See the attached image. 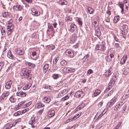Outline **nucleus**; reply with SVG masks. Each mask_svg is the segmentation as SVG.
<instances>
[{
    "instance_id": "nucleus-25",
    "label": "nucleus",
    "mask_w": 129,
    "mask_h": 129,
    "mask_svg": "<svg viewBox=\"0 0 129 129\" xmlns=\"http://www.w3.org/2000/svg\"><path fill=\"white\" fill-rule=\"evenodd\" d=\"M49 67L48 64H46L43 68V71L44 73H45L47 71V69Z\"/></svg>"
},
{
    "instance_id": "nucleus-56",
    "label": "nucleus",
    "mask_w": 129,
    "mask_h": 129,
    "mask_svg": "<svg viewBox=\"0 0 129 129\" xmlns=\"http://www.w3.org/2000/svg\"><path fill=\"white\" fill-rule=\"evenodd\" d=\"M37 54V52L35 51L33 52L32 53V55L33 56H35Z\"/></svg>"
},
{
    "instance_id": "nucleus-26",
    "label": "nucleus",
    "mask_w": 129,
    "mask_h": 129,
    "mask_svg": "<svg viewBox=\"0 0 129 129\" xmlns=\"http://www.w3.org/2000/svg\"><path fill=\"white\" fill-rule=\"evenodd\" d=\"M87 9L88 10V12L90 14H92L93 13L94 11V10L93 9L89 7H87Z\"/></svg>"
},
{
    "instance_id": "nucleus-31",
    "label": "nucleus",
    "mask_w": 129,
    "mask_h": 129,
    "mask_svg": "<svg viewBox=\"0 0 129 129\" xmlns=\"http://www.w3.org/2000/svg\"><path fill=\"white\" fill-rule=\"evenodd\" d=\"M105 74L106 76L107 77L109 76L111 74V70L110 69H109L108 71H106Z\"/></svg>"
},
{
    "instance_id": "nucleus-22",
    "label": "nucleus",
    "mask_w": 129,
    "mask_h": 129,
    "mask_svg": "<svg viewBox=\"0 0 129 129\" xmlns=\"http://www.w3.org/2000/svg\"><path fill=\"white\" fill-rule=\"evenodd\" d=\"M31 85L30 84L27 83L23 87V89L24 90L28 89L30 88Z\"/></svg>"
},
{
    "instance_id": "nucleus-11",
    "label": "nucleus",
    "mask_w": 129,
    "mask_h": 129,
    "mask_svg": "<svg viewBox=\"0 0 129 129\" xmlns=\"http://www.w3.org/2000/svg\"><path fill=\"white\" fill-rule=\"evenodd\" d=\"M25 102V101H22L19 103H18L17 105H16L15 107V109L16 110H18L21 107L23 106V104H24Z\"/></svg>"
},
{
    "instance_id": "nucleus-33",
    "label": "nucleus",
    "mask_w": 129,
    "mask_h": 129,
    "mask_svg": "<svg viewBox=\"0 0 129 129\" xmlns=\"http://www.w3.org/2000/svg\"><path fill=\"white\" fill-rule=\"evenodd\" d=\"M60 3L61 5H67V1L64 0H60Z\"/></svg>"
},
{
    "instance_id": "nucleus-53",
    "label": "nucleus",
    "mask_w": 129,
    "mask_h": 129,
    "mask_svg": "<svg viewBox=\"0 0 129 129\" xmlns=\"http://www.w3.org/2000/svg\"><path fill=\"white\" fill-rule=\"evenodd\" d=\"M92 73L93 71L91 69L88 70L87 72V73L89 74H90Z\"/></svg>"
},
{
    "instance_id": "nucleus-6",
    "label": "nucleus",
    "mask_w": 129,
    "mask_h": 129,
    "mask_svg": "<svg viewBox=\"0 0 129 129\" xmlns=\"http://www.w3.org/2000/svg\"><path fill=\"white\" fill-rule=\"evenodd\" d=\"M31 14L33 16H38L40 15V13L39 11L36 10L34 8H32L31 9Z\"/></svg>"
},
{
    "instance_id": "nucleus-13",
    "label": "nucleus",
    "mask_w": 129,
    "mask_h": 129,
    "mask_svg": "<svg viewBox=\"0 0 129 129\" xmlns=\"http://www.w3.org/2000/svg\"><path fill=\"white\" fill-rule=\"evenodd\" d=\"M44 106V105L42 104L41 102H39L37 103L35 107L36 109H39L43 107Z\"/></svg>"
},
{
    "instance_id": "nucleus-38",
    "label": "nucleus",
    "mask_w": 129,
    "mask_h": 129,
    "mask_svg": "<svg viewBox=\"0 0 129 129\" xmlns=\"http://www.w3.org/2000/svg\"><path fill=\"white\" fill-rule=\"evenodd\" d=\"M59 75L58 74H54L53 75L52 77L54 79H56L58 78Z\"/></svg>"
},
{
    "instance_id": "nucleus-40",
    "label": "nucleus",
    "mask_w": 129,
    "mask_h": 129,
    "mask_svg": "<svg viewBox=\"0 0 129 129\" xmlns=\"http://www.w3.org/2000/svg\"><path fill=\"white\" fill-rule=\"evenodd\" d=\"M44 98L45 102L46 103H49L50 101V99L47 97H45Z\"/></svg>"
},
{
    "instance_id": "nucleus-60",
    "label": "nucleus",
    "mask_w": 129,
    "mask_h": 129,
    "mask_svg": "<svg viewBox=\"0 0 129 129\" xmlns=\"http://www.w3.org/2000/svg\"><path fill=\"white\" fill-rule=\"evenodd\" d=\"M119 47V44L117 43H116L115 44V47L116 48H118Z\"/></svg>"
},
{
    "instance_id": "nucleus-39",
    "label": "nucleus",
    "mask_w": 129,
    "mask_h": 129,
    "mask_svg": "<svg viewBox=\"0 0 129 129\" xmlns=\"http://www.w3.org/2000/svg\"><path fill=\"white\" fill-rule=\"evenodd\" d=\"M125 3H126L125 5V9H126V10H125V11H126V12L128 10V6H129V3H128L127 2V1L124 2Z\"/></svg>"
},
{
    "instance_id": "nucleus-34",
    "label": "nucleus",
    "mask_w": 129,
    "mask_h": 129,
    "mask_svg": "<svg viewBox=\"0 0 129 129\" xmlns=\"http://www.w3.org/2000/svg\"><path fill=\"white\" fill-rule=\"evenodd\" d=\"M23 6L21 5H17V8L16 10V11L18 10L19 11H21L23 9Z\"/></svg>"
},
{
    "instance_id": "nucleus-45",
    "label": "nucleus",
    "mask_w": 129,
    "mask_h": 129,
    "mask_svg": "<svg viewBox=\"0 0 129 129\" xmlns=\"http://www.w3.org/2000/svg\"><path fill=\"white\" fill-rule=\"evenodd\" d=\"M69 98L68 96L67 95L66 96H65L64 97L62 98L61 100L62 101H64L68 99Z\"/></svg>"
},
{
    "instance_id": "nucleus-51",
    "label": "nucleus",
    "mask_w": 129,
    "mask_h": 129,
    "mask_svg": "<svg viewBox=\"0 0 129 129\" xmlns=\"http://www.w3.org/2000/svg\"><path fill=\"white\" fill-rule=\"evenodd\" d=\"M44 108H43L41 110L39 111L38 112V113L39 114L41 115L42 113L43 112L44 110Z\"/></svg>"
},
{
    "instance_id": "nucleus-58",
    "label": "nucleus",
    "mask_w": 129,
    "mask_h": 129,
    "mask_svg": "<svg viewBox=\"0 0 129 129\" xmlns=\"http://www.w3.org/2000/svg\"><path fill=\"white\" fill-rule=\"evenodd\" d=\"M114 39L116 41L118 42L119 41L118 39L117 38V37L116 36H114Z\"/></svg>"
},
{
    "instance_id": "nucleus-37",
    "label": "nucleus",
    "mask_w": 129,
    "mask_h": 129,
    "mask_svg": "<svg viewBox=\"0 0 129 129\" xmlns=\"http://www.w3.org/2000/svg\"><path fill=\"white\" fill-rule=\"evenodd\" d=\"M1 33L2 35V37H4V36L6 34V32L5 30L3 28H2Z\"/></svg>"
},
{
    "instance_id": "nucleus-14",
    "label": "nucleus",
    "mask_w": 129,
    "mask_h": 129,
    "mask_svg": "<svg viewBox=\"0 0 129 129\" xmlns=\"http://www.w3.org/2000/svg\"><path fill=\"white\" fill-rule=\"evenodd\" d=\"M127 57V55H124L120 60V63L122 64H124L126 61Z\"/></svg>"
},
{
    "instance_id": "nucleus-19",
    "label": "nucleus",
    "mask_w": 129,
    "mask_h": 129,
    "mask_svg": "<svg viewBox=\"0 0 129 129\" xmlns=\"http://www.w3.org/2000/svg\"><path fill=\"white\" fill-rule=\"evenodd\" d=\"M12 82L11 80H10L6 83V85L5 86V87L7 89H9L11 86Z\"/></svg>"
},
{
    "instance_id": "nucleus-61",
    "label": "nucleus",
    "mask_w": 129,
    "mask_h": 129,
    "mask_svg": "<svg viewBox=\"0 0 129 129\" xmlns=\"http://www.w3.org/2000/svg\"><path fill=\"white\" fill-rule=\"evenodd\" d=\"M32 102L31 101H30L28 103H27V106H29L32 104Z\"/></svg>"
},
{
    "instance_id": "nucleus-30",
    "label": "nucleus",
    "mask_w": 129,
    "mask_h": 129,
    "mask_svg": "<svg viewBox=\"0 0 129 129\" xmlns=\"http://www.w3.org/2000/svg\"><path fill=\"white\" fill-rule=\"evenodd\" d=\"M101 32L100 29H98L95 31V35L99 38L101 35Z\"/></svg>"
},
{
    "instance_id": "nucleus-17",
    "label": "nucleus",
    "mask_w": 129,
    "mask_h": 129,
    "mask_svg": "<svg viewBox=\"0 0 129 129\" xmlns=\"http://www.w3.org/2000/svg\"><path fill=\"white\" fill-rule=\"evenodd\" d=\"M24 53V50L23 49H19L17 50V53L18 55H22Z\"/></svg>"
},
{
    "instance_id": "nucleus-28",
    "label": "nucleus",
    "mask_w": 129,
    "mask_h": 129,
    "mask_svg": "<svg viewBox=\"0 0 129 129\" xmlns=\"http://www.w3.org/2000/svg\"><path fill=\"white\" fill-rule=\"evenodd\" d=\"M77 38V35L76 34H73L71 40L73 41H75Z\"/></svg>"
},
{
    "instance_id": "nucleus-50",
    "label": "nucleus",
    "mask_w": 129,
    "mask_h": 129,
    "mask_svg": "<svg viewBox=\"0 0 129 129\" xmlns=\"http://www.w3.org/2000/svg\"><path fill=\"white\" fill-rule=\"evenodd\" d=\"M4 63L2 62H0V71L1 70L2 68L3 67Z\"/></svg>"
},
{
    "instance_id": "nucleus-62",
    "label": "nucleus",
    "mask_w": 129,
    "mask_h": 129,
    "mask_svg": "<svg viewBox=\"0 0 129 129\" xmlns=\"http://www.w3.org/2000/svg\"><path fill=\"white\" fill-rule=\"evenodd\" d=\"M13 8L14 10H16L17 9V5H16L14 6L13 7Z\"/></svg>"
},
{
    "instance_id": "nucleus-55",
    "label": "nucleus",
    "mask_w": 129,
    "mask_h": 129,
    "mask_svg": "<svg viewBox=\"0 0 129 129\" xmlns=\"http://www.w3.org/2000/svg\"><path fill=\"white\" fill-rule=\"evenodd\" d=\"M111 56H109V55H108L106 59L108 61H112V60L111 59Z\"/></svg>"
},
{
    "instance_id": "nucleus-2",
    "label": "nucleus",
    "mask_w": 129,
    "mask_h": 129,
    "mask_svg": "<svg viewBox=\"0 0 129 129\" xmlns=\"http://www.w3.org/2000/svg\"><path fill=\"white\" fill-rule=\"evenodd\" d=\"M30 72V70H29L27 69L24 68L22 70L21 75L22 77L24 78H27V79H28V77H29V74Z\"/></svg>"
},
{
    "instance_id": "nucleus-47",
    "label": "nucleus",
    "mask_w": 129,
    "mask_h": 129,
    "mask_svg": "<svg viewBox=\"0 0 129 129\" xmlns=\"http://www.w3.org/2000/svg\"><path fill=\"white\" fill-rule=\"evenodd\" d=\"M118 5L121 8H123L124 5L122 3H119L118 4Z\"/></svg>"
},
{
    "instance_id": "nucleus-63",
    "label": "nucleus",
    "mask_w": 129,
    "mask_h": 129,
    "mask_svg": "<svg viewBox=\"0 0 129 129\" xmlns=\"http://www.w3.org/2000/svg\"><path fill=\"white\" fill-rule=\"evenodd\" d=\"M57 25V23L55 22L54 23H53V26L54 27V28H55L56 27V26Z\"/></svg>"
},
{
    "instance_id": "nucleus-49",
    "label": "nucleus",
    "mask_w": 129,
    "mask_h": 129,
    "mask_svg": "<svg viewBox=\"0 0 129 129\" xmlns=\"http://www.w3.org/2000/svg\"><path fill=\"white\" fill-rule=\"evenodd\" d=\"M57 57L56 58H55L53 60V63L54 64H56L57 63L58 59H57Z\"/></svg>"
},
{
    "instance_id": "nucleus-35",
    "label": "nucleus",
    "mask_w": 129,
    "mask_h": 129,
    "mask_svg": "<svg viewBox=\"0 0 129 129\" xmlns=\"http://www.w3.org/2000/svg\"><path fill=\"white\" fill-rule=\"evenodd\" d=\"M98 22L99 20H98V17H95L94 19L93 20V22L95 24L98 25Z\"/></svg>"
},
{
    "instance_id": "nucleus-42",
    "label": "nucleus",
    "mask_w": 129,
    "mask_h": 129,
    "mask_svg": "<svg viewBox=\"0 0 129 129\" xmlns=\"http://www.w3.org/2000/svg\"><path fill=\"white\" fill-rule=\"evenodd\" d=\"M21 113V111H18L17 112H16L14 114V116H17L18 115H20Z\"/></svg>"
},
{
    "instance_id": "nucleus-18",
    "label": "nucleus",
    "mask_w": 129,
    "mask_h": 129,
    "mask_svg": "<svg viewBox=\"0 0 129 129\" xmlns=\"http://www.w3.org/2000/svg\"><path fill=\"white\" fill-rule=\"evenodd\" d=\"M70 31L72 32H73L76 29V26L74 24H71V25Z\"/></svg>"
},
{
    "instance_id": "nucleus-12",
    "label": "nucleus",
    "mask_w": 129,
    "mask_h": 129,
    "mask_svg": "<svg viewBox=\"0 0 129 129\" xmlns=\"http://www.w3.org/2000/svg\"><path fill=\"white\" fill-rule=\"evenodd\" d=\"M55 115V112L53 110L49 111L48 113V116L49 117H52Z\"/></svg>"
},
{
    "instance_id": "nucleus-36",
    "label": "nucleus",
    "mask_w": 129,
    "mask_h": 129,
    "mask_svg": "<svg viewBox=\"0 0 129 129\" xmlns=\"http://www.w3.org/2000/svg\"><path fill=\"white\" fill-rule=\"evenodd\" d=\"M81 112H79L78 113V114L75 115L74 117L75 119H76L78 118L80 116L81 114Z\"/></svg>"
},
{
    "instance_id": "nucleus-1",
    "label": "nucleus",
    "mask_w": 129,
    "mask_h": 129,
    "mask_svg": "<svg viewBox=\"0 0 129 129\" xmlns=\"http://www.w3.org/2000/svg\"><path fill=\"white\" fill-rule=\"evenodd\" d=\"M122 36L124 38L126 39V35L128 31V26L126 25H123L120 27Z\"/></svg>"
},
{
    "instance_id": "nucleus-32",
    "label": "nucleus",
    "mask_w": 129,
    "mask_h": 129,
    "mask_svg": "<svg viewBox=\"0 0 129 129\" xmlns=\"http://www.w3.org/2000/svg\"><path fill=\"white\" fill-rule=\"evenodd\" d=\"M116 77L115 76H113L110 82H111V84H113L115 82L116 80Z\"/></svg>"
},
{
    "instance_id": "nucleus-43",
    "label": "nucleus",
    "mask_w": 129,
    "mask_h": 129,
    "mask_svg": "<svg viewBox=\"0 0 129 129\" xmlns=\"http://www.w3.org/2000/svg\"><path fill=\"white\" fill-rule=\"evenodd\" d=\"M60 64L62 65H66L67 64V62L64 60H63L61 61Z\"/></svg>"
},
{
    "instance_id": "nucleus-15",
    "label": "nucleus",
    "mask_w": 129,
    "mask_h": 129,
    "mask_svg": "<svg viewBox=\"0 0 129 129\" xmlns=\"http://www.w3.org/2000/svg\"><path fill=\"white\" fill-rule=\"evenodd\" d=\"M25 63L26 66L28 67H30L32 68H34L36 67L35 64L33 63L26 61Z\"/></svg>"
},
{
    "instance_id": "nucleus-41",
    "label": "nucleus",
    "mask_w": 129,
    "mask_h": 129,
    "mask_svg": "<svg viewBox=\"0 0 129 129\" xmlns=\"http://www.w3.org/2000/svg\"><path fill=\"white\" fill-rule=\"evenodd\" d=\"M13 22V20L12 19H10L8 22V25L7 26L11 25V26H13L12 24Z\"/></svg>"
},
{
    "instance_id": "nucleus-44",
    "label": "nucleus",
    "mask_w": 129,
    "mask_h": 129,
    "mask_svg": "<svg viewBox=\"0 0 129 129\" xmlns=\"http://www.w3.org/2000/svg\"><path fill=\"white\" fill-rule=\"evenodd\" d=\"M9 100L12 102H15V101L14 98L12 96L10 98Z\"/></svg>"
},
{
    "instance_id": "nucleus-21",
    "label": "nucleus",
    "mask_w": 129,
    "mask_h": 129,
    "mask_svg": "<svg viewBox=\"0 0 129 129\" xmlns=\"http://www.w3.org/2000/svg\"><path fill=\"white\" fill-rule=\"evenodd\" d=\"M21 119L20 118H19L18 119L14 121V122H13V123L12 124V126H14L15 125H16V124L18 123H19L21 122Z\"/></svg>"
},
{
    "instance_id": "nucleus-29",
    "label": "nucleus",
    "mask_w": 129,
    "mask_h": 129,
    "mask_svg": "<svg viewBox=\"0 0 129 129\" xmlns=\"http://www.w3.org/2000/svg\"><path fill=\"white\" fill-rule=\"evenodd\" d=\"M101 93V90L99 89H97L95 90L94 93V96H96L98 95Z\"/></svg>"
},
{
    "instance_id": "nucleus-46",
    "label": "nucleus",
    "mask_w": 129,
    "mask_h": 129,
    "mask_svg": "<svg viewBox=\"0 0 129 129\" xmlns=\"http://www.w3.org/2000/svg\"><path fill=\"white\" fill-rule=\"evenodd\" d=\"M78 22L79 25H80L81 26L82 25V22L81 19L80 18H79L78 20Z\"/></svg>"
},
{
    "instance_id": "nucleus-8",
    "label": "nucleus",
    "mask_w": 129,
    "mask_h": 129,
    "mask_svg": "<svg viewBox=\"0 0 129 129\" xmlns=\"http://www.w3.org/2000/svg\"><path fill=\"white\" fill-rule=\"evenodd\" d=\"M85 94L84 93L81 91H78L75 93L76 96L77 97H81L82 98Z\"/></svg>"
},
{
    "instance_id": "nucleus-10",
    "label": "nucleus",
    "mask_w": 129,
    "mask_h": 129,
    "mask_svg": "<svg viewBox=\"0 0 129 129\" xmlns=\"http://www.w3.org/2000/svg\"><path fill=\"white\" fill-rule=\"evenodd\" d=\"M116 98H113L110 101L108 102L107 104L108 106L110 107L113 105L116 101Z\"/></svg>"
},
{
    "instance_id": "nucleus-54",
    "label": "nucleus",
    "mask_w": 129,
    "mask_h": 129,
    "mask_svg": "<svg viewBox=\"0 0 129 129\" xmlns=\"http://www.w3.org/2000/svg\"><path fill=\"white\" fill-rule=\"evenodd\" d=\"M29 108H26L25 109H24L23 110L22 112V113H23L25 112H26L27 111H28L29 110Z\"/></svg>"
},
{
    "instance_id": "nucleus-7",
    "label": "nucleus",
    "mask_w": 129,
    "mask_h": 129,
    "mask_svg": "<svg viewBox=\"0 0 129 129\" xmlns=\"http://www.w3.org/2000/svg\"><path fill=\"white\" fill-rule=\"evenodd\" d=\"M13 27L11 26V25L7 26V29L6 32L8 34V35H10L11 33L13 30Z\"/></svg>"
},
{
    "instance_id": "nucleus-16",
    "label": "nucleus",
    "mask_w": 129,
    "mask_h": 129,
    "mask_svg": "<svg viewBox=\"0 0 129 129\" xmlns=\"http://www.w3.org/2000/svg\"><path fill=\"white\" fill-rule=\"evenodd\" d=\"M16 94L18 96L21 97L25 96L26 95L25 93L22 91H18L16 93Z\"/></svg>"
},
{
    "instance_id": "nucleus-57",
    "label": "nucleus",
    "mask_w": 129,
    "mask_h": 129,
    "mask_svg": "<svg viewBox=\"0 0 129 129\" xmlns=\"http://www.w3.org/2000/svg\"><path fill=\"white\" fill-rule=\"evenodd\" d=\"M75 119L74 117H71L70 118L68 119V120L69 121H72Z\"/></svg>"
},
{
    "instance_id": "nucleus-9",
    "label": "nucleus",
    "mask_w": 129,
    "mask_h": 129,
    "mask_svg": "<svg viewBox=\"0 0 129 129\" xmlns=\"http://www.w3.org/2000/svg\"><path fill=\"white\" fill-rule=\"evenodd\" d=\"M9 93L8 91H6L4 92L2 95L0 97V101H1L3 99L6 97L8 96Z\"/></svg>"
},
{
    "instance_id": "nucleus-48",
    "label": "nucleus",
    "mask_w": 129,
    "mask_h": 129,
    "mask_svg": "<svg viewBox=\"0 0 129 129\" xmlns=\"http://www.w3.org/2000/svg\"><path fill=\"white\" fill-rule=\"evenodd\" d=\"M64 93V91H61L58 94V96L59 97L62 96L63 95Z\"/></svg>"
},
{
    "instance_id": "nucleus-23",
    "label": "nucleus",
    "mask_w": 129,
    "mask_h": 129,
    "mask_svg": "<svg viewBox=\"0 0 129 129\" xmlns=\"http://www.w3.org/2000/svg\"><path fill=\"white\" fill-rule=\"evenodd\" d=\"M7 56L10 59L13 60L15 59V57L13 56L11 53V52L10 51L8 52Z\"/></svg>"
},
{
    "instance_id": "nucleus-5",
    "label": "nucleus",
    "mask_w": 129,
    "mask_h": 129,
    "mask_svg": "<svg viewBox=\"0 0 129 129\" xmlns=\"http://www.w3.org/2000/svg\"><path fill=\"white\" fill-rule=\"evenodd\" d=\"M64 71L66 73H71L75 71V70L72 68L65 67L64 68Z\"/></svg>"
},
{
    "instance_id": "nucleus-3",
    "label": "nucleus",
    "mask_w": 129,
    "mask_h": 129,
    "mask_svg": "<svg viewBox=\"0 0 129 129\" xmlns=\"http://www.w3.org/2000/svg\"><path fill=\"white\" fill-rule=\"evenodd\" d=\"M105 41H103L101 44L97 45L95 47V49L96 50H100L101 51H104L106 50L105 46Z\"/></svg>"
},
{
    "instance_id": "nucleus-4",
    "label": "nucleus",
    "mask_w": 129,
    "mask_h": 129,
    "mask_svg": "<svg viewBox=\"0 0 129 129\" xmlns=\"http://www.w3.org/2000/svg\"><path fill=\"white\" fill-rule=\"evenodd\" d=\"M65 54L66 55L70 57H73L74 56V51L70 49H68L66 50Z\"/></svg>"
},
{
    "instance_id": "nucleus-64",
    "label": "nucleus",
    "mask_w": 129,
    "mask_h": 129,
    "mask_svg": "<svg viewBox=\"0 0 129 129\" xmlns=\"http://www.w3.org/2000/svg\"><path fill=\"white\" fill-rule=\"evenodd\" d=\"M121 123H119L118 124V125L117 126H116V127H117L118 128H119V127L121 126Z\"/></svg>"
},
{
    "instance_id": "nucleus-20",
    "label": "nucleus",
    "mask_w": 129,
    "mask_h": 129,
    "mask_svg": "<svg viewBox=\"0 0 129 129\" xmlns=\"http://www.w3.org/2000/svg\"><path fill=\"white\" fill-rule=\"evenodd\" d=\"M54 29L53 27L52 26L50 25H48V29L47 31V34L49 35H50V33L49 32L52 31Z\"/></svg>"
},
{
    "instance_id": "nucleus-27",
    "label": "nucleus",
    "mask_w": 129,
    "mask_h": 129,
    "mask_svg": "<svg viewBox=\"0 0 129 129\" xmlns=\"http://www.w3.org/2000/svg\"><path fill=\"white\" fill-rule=\"evenodd\" d=\"M3 16L4 17H7L8 16H9L10 13L8 12H3L2 13Z\"/></svg>"
},
{
    "instance_id": "nucleus-59",
    "label": "nucleus",
    "mask_w": 129,
    "mask_h": 129,
    "mask_svg": "<svg viewBox=\"0 0 129 129\" xmlns=\"http://www.w3.org/2000/svg\"><path fill=\"white\" fill-rule=\"evenodd\" d=\"M126 106H124L123 107L122 109V112L123 113H124L125 111V110L126 109Z\"/></svg>"
},
{
    "instance_id": "nucleus-52",
    "label": "nucleus",
    "mask_w": 129,
    "mask_h": 129,
    "mask_svg": "<svg viewBox=\"0 0 129 129\" xmlns=\"http://www.w3.org/2000/svg\"><path fill=\"white\" fill-rule=\"evenodd\" d=\"M109 55V56H111V59L112 60L113 59H114V55L113 54H110V55Z\"/></svg>"
},
{
    "instance_id": "nucleus-24",
    "label": "nucleus",
    "mask_w": 129,
    "mask_h": 129,
    "mask_svg": "<svg viewBox=\"0 0 129 129\" xmlns=\"http://www.w3.org/2000/svg\"><path fill=\"white\" fill-rule=\"evenodd\" d=\"M36 117H32L29 121V124L31 125L32 124L34 123L36 121Z\"/></svg>"
}]
</instances>
